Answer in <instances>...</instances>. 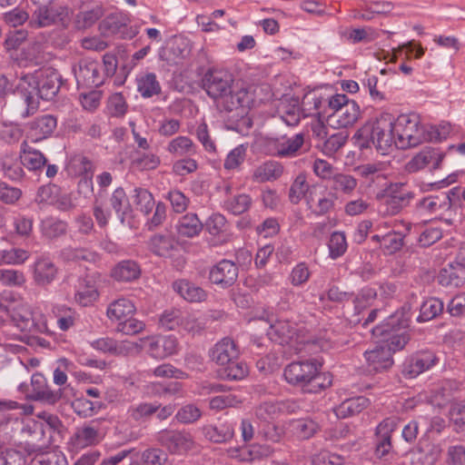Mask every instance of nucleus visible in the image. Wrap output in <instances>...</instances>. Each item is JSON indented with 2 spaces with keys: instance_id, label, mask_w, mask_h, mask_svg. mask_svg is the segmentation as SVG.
<instances>
[{
  "instance_id": "f257e3e1",
  "label": "nucleus",
  "mask_w": 465,
  "mask_h": 465,
  "mask_svg": "<svg viewBox=\"0 0 465 465\" xmlns=\"http://www.w3.org/2000/svg\"><path fill=\"white\" fill-rule=\"evenodd\" d=\"M233 83L229 72L211 68L202 79V87L220 112L231 113L248 106L252 100L246 88L233 86Z\"/></svg>"
},
{
  "instance_id": "f03ea898",
  "label": "nucleus",
  "mask_w": 465,
  "mask_h": 465,
  "mask_svg": "<svg viewBox=\"0 0 465 465\" xmlns=\"http://www.w3.org/2000/svg\"><path fill=\"white\" fill-rule=\"evenodd\" d=\"M62 84L61 74L52 67L41 68L32 74L21 78L19 88L26 108L23 118L32 115L38 109L37 97L50 101L55 97Z\"/></svg>"
},
{
  "instance_id": "7ed1b4c3",
  "label": "nucleus",
  "mask_w": 465,
  "mask_h": 465,
  "mask_svg": "<svg viewBox=\"0 0 465 465\" xmlns=\"http://www.w3.org/2000/svg\"><path fill=\"white\" fill-rule=\"evenodd\" d=\"M354 144L361 150L374 147L381 154L395 146L393 115L381 113L366 122L353 135Z\"/></svg>"
},
{
  "instance_id": "20e7f679",
  "label": "nucleus",
  "mask_w": 465,
  "mask_h": 465,
  "mask_svg": "<svg viewBox=\"0 0 465 465\" xmlns=\"http://www.w3.org/2000/svg\"><path fill=\"white\" fill-rule=\"evenodd\" d=\"M322 366V362L314 358L292 361L285 366L283 377L287 383L304 392L318 393L332 382L329 373L321 371Z\"/></svg>"
},
{
  "instance_id": "39448f33",
  "label": "nucleus",
  "mask_w": 465,
  "mask_h": 465,
  "mask_svg": "<svg viewBox=\"0 0 465 465\" xmlns=\"http://www.w3.org/2000/svg\"><path fill=\"white\" fill-rule=\"evenodd\" d=\"M417 298V293L411 292L409 303L403 305L401 311L395 312L371 330L374 337L387 343L385 347L391 350V354L402 350L410 341V334L405 329L411 322V302Z\"/></svg>"
},
{
  "instance_id": "423d86ee",
  "label": "nucleus",
  "mask_w": 465,
  "mask_h": 465,
  "mask_svg": "<svg viewBox=\"0 0 465 465\" xmlns=\"http://www.w3.org/2000/svg\"><path fill=\"white\" fill-rule=\"evenodd\" d=\"M213 361L220 365L219 375L222 379L240 381L248 375V367L240 359L239 349L231 338H223L210 351Z\"/></svg>"
},
{
  "instance_id": "0eeeda50",
  "label": "nucleus",
  "mask_w": 465,
  "mask_h": 465,
  "mask_svg": "<svg viewBox=\"0 0 465 465\" xmlns=\"http://www.w3.org/2000/svg\"><path fill=\"white\" fill-rule=\"evenodd\" d=\"M395 147L406 150L415 147L426 140L425 130L416 114H401L393 117Z\"/></svg>"
},
{
  "instance_id": "6e6552de",
  "label": "nucleus",
  "mask_w": 465,
  "mask_h": 465,
  "mask_svg": "<svg viewBox=\"0 0 465 465\" xmlns=\"http://www.w3.org/2000/svg\"><path fill=\"white\" fill-rule=\"evenodd\" d=\"M413 197L414 193L404 183H391L377 194L378 213L381 216L398 214Z\"/></svg>"
},
{
  "instance_id": "1a4fd4ad",
  "label": "nucleus",
  "mask_w": 465,
  "mask_h": 465,
  "mask_svg": "<svg viewBox=\"0 0 465 465\" xmlns=\"http://www.w3.org/2000/svg\"><path fill=\"white\" fill-rule=\"evenodd\" d=\"M18 391L28 401H40L50 405L55 404L62 398V390L52 391L46 378L40 372H35L31 377V383H21Z\"/></svg>"
},
{
  "instance_id": "9d476101",
  "label": "nucleus",
  "mask_w": 465,
  "mask_h": 465,
  "mask_svg": "<svg viewBox=\"0 0 465 465\" xmlns=\"http://www.w3.org/2000/svg\"><path fill=\"white\" fill-rule=\"evenodd\" d=\"M329 106H331L329 117L336 119L339 128H347L354 124L361 115L358 104L349 100L345 94H337L331 96Z\"/></svg>"
},
{
  "instance_id": "9b49d317",
  "label": "nucleus",
  "mask_w": 465,
  "mask_h": 465,
  "mask_svg": "<svg viewBox=\"0 0 465 465\" xmlns=\"http://www.w3.org/2000/svg\"><path fill=\"white\" fill-rule=\"evenodd\" d=\"M72 71L79 89L96 88L104 83V74L101 73V64L97 61L89 58L81 59L73 65Z\"/></svg>"
},
{
  "instance_id": "f8f14e48",
  "label": "nucleus",
  "mask_w": 465,
  "mask_h": 465,
  "mask_svg": "<svg viewBox=\"0 0 465 465\" xmlns=\"http://www.w3.org/2000/svg\"><path fill=\"white\" fill-rule=\"evenodd\" d=\"M22 436L25 440L24 450L28 455L45 453L51 444V436H46L45 425L40 422L25 425L22 429Z\"/></svg>"
},
{
  "instance_id": "ddd939ff",
  "label": "nucleus",
  "mask_w": 465,
  "mask_h": 465,
  "mask_svg": "<svg viewBox=\"0 0 465 465\" xmlns=\"http://www.w3.org/2000/svg\"><path fill=\"white\" fill-rule=\"evenodd\" d=\"M11 320L21 331L45 333L48 330L45 317L40 312H32L27 307L14 309Z\"/></svg>"
},
{
  "instance_id": "4468645a",
  "label": "nucleus",
  "mask_w": 465,
  "mask_h": 465,
  "mask_svg": "<svg viewBox=\"0 0 465 465\" xmlns=\"http://www.w3.org/2000/svg\"><path fill=\"white\" fill-rule=\"evenodd\" d=\"M156 440L172 454H182L194 446L192 435L185 430H163L157 433Z\"/></svg>"
},
{
  "instance_id": "2eb2a0df",
  "label": "nucleus",
  "mask_w": 465,
  "mask_h": 465,
  "mask_svg": "<svg viewBox=\"0 0 465 465\" xmlns=\"http://www.w3.org/2000/svg\"><path fill=\"white\" fill-rule=\"evenodd\" d=\"M450 193L454 194L452 190H450L448 193H442L439 195L424 197L419 202L417 206L421 211L435 214L447 223H451L450 214L451 212V199Z\"/></svg>"
},
{
  "instance_id": "dca6fc26",
  "label": "nucleus",
  "mask_w": 465,
  "mask_h": 465,
  "mask_svg": "<svg viewBox=\"0 0 465 465\" xmlns=\"http://www.w3.org/2000/svg\"><path fill=\"white\" fill-rule=\"evenodd\" d=\"M437 357L430 351H420L408 357L403 364L401 373L407 379H413L430 370L436 364Z\"/></svg>"
},
{
  "instance_id": "f3484780",
  "label": "nucleus",
  "mask_w": 465,
  "mask_h": 465,
  "mask_svg": "<svg viewBox=\"0 0 465 465\" xmlns=\"http://www.w3.org/2000/svg\"><path fill=\"white\" fill-rule=\"evenodd\" d=\"M238 274L237 264L231 260L223 259L210 269L209 280L212 283L226 289L233 285Z\"/></svg>"
},
{
  "instance_id": "a211bd4d",
  "label": "nucleus",
  "mask_w": 465,
  "mask_h": 465,
  "mask_svg": "<svg viewBox=\"0 0 465 465\" xmlns=\"http://www.w3.org/2000/svg\"><path fill=\"white\" fill-rule=\"evenodd\" d=\"M336 196L322 186H312L306 196V203L312 213L324 215L334 208Z\"/></svg>"
},
{
  "instance_id": "6ab92c4d",
  "label": "nucleus",
  "mask_w": 465,
  "mask_h": 465,
  "mask_svg": "<svg viewBox=\"0 0 465 465\" xmlns=\"http://www.w3.org/2000/svg\"><path fill=\"white\" fill-rule=\"evenodd\" d=\"M331 97H324L316 91L304 94L301 110L304 117L317 116L318 119H325L330 115L329 101Z\"/></svg>"
},
{
  "instance_id": "aec40b11",
  "label": "nucleus",
  "mask_w": 465,
  "mask_h": 465,
  "mask_svg": "<svg viewBox=\"0 0 465 465\" xmlns=\"http://www.w3.org/2000/svg\"><path fill=\"white\" fill-rule=\"evenodd\" d=\"M445 156L446 153L438 148H425L411 158L407 163V170L415 173L428 166L431 171L438 170L441 167Z\"/></svg>"
},
{
  "instance_id": "412c9836",
  "label": "nucleus",
  "mask_w": 465,
  "mask_h": 465,
  "mask_svg": "<svg viewBox=\"0 0 465 465\" xmlns=\"http://www.w3.org/2000/svg\"><path fill=\"white\" fill-rule=\"evenodd\" d=\"M104 437V431L102 430L100 423L97 420H91L76 428L72 441L74 447L83 449L97 445Z\"/></svg>"
},
{
  "instance_id": "4be33fe9",
  "label": "nucleus",
  "mask_w": 465,
  "mask_h": 465,
  "mask_svg": "<svg viewBox=\"0 0 465 465\" xmlns=\"http://www.w3.org/2000/svg\"><path fill=\"white\" fill-rule=\"evenodd\" d=\"M364 358L370 371L381 372L393 365L391 350L385 346H377L373 350L365 351Z\"/></svg>"
},
{
  "instance_id": "5701e85b",
  "label": "nucleus",
  "mask_w": 465,
  "mask_h": 465,
  "mask_svg": "<svg viewBox=\"0 0 465 465\" xmlns=\"http://www.w3.org/2000/svg\"><path fill=\"white\" fill-rule=\"evenodd\" d=\"M304 143V135L297 134L292 137L282 136L272 140V154L279 157H293Z\"/></svg>"
},
{
  "instance_id": "b1692460",
  "label": "nucleus",
  "mask_w": 465,
  "mask_h": 465,
  "mask_svg": "<svg viewBox=\"0 0 465 465\" xmlns=\"http://www.w3.org/2000/svg\"><path fill=\"white\" fill-rule=\"evenodd\" d=\"M129 22L130 19L126 15L114 13L106 16L102 25L110 34L131 39L136 35L137 30L128 27Z\"/></svg>"
},
{
  "instance_id": "393cba45",
  "label": "nucleus",
  "mask_w": 465,
  "mask_h": 465,
  "mask_svg": "<svg viewBox=\"0 0 465 465\" xmlns=\"http://www.w3.org/2000/svg\"><path fill=\"white\" fill-rule=\"evenodd\" d=\"M201 431L207 440L217 444L226 443L234 436V427L230 421L203 425Z\"/></svg>"
},
{
  "instance_id": "a878e982",
  "label": "nucleus",
  "mask_w": 465,
  "mask_h": 465,
  "mask_svg": "<svg viewBox=\"0 0 465 465\" xmlns=\"http://www.w3.org/2000/svg\"><path fill=\"white\" fill-rule=\"evenodd\" d=\"M56 118L51 114L36 117L29 124V135L34 142H39L49 137L56 128Z\"/></svg>"
},
{
  "instance_id": "bb28decb",
  "label": "nucleus",
  "mask_w": 465,
  "mask_h": 465,
  "mask_svg": "<svg viewBox=\"0 0 465 465\" xmlns=\"http://www.w3.org/2000/svg\"><path fill=\"white\" fill-rule=\"evenodd\" d=\"M142 273L140 264L134 260H123L117 262L111 271L114 280L121 282H131L140 278Z\"/></svg>"
},
{
  "instance_id": "cd10ccee",
  "label": "nucleus",
  "mask_w": 465,
  "mask_h": 465,
  "mask_svg": "<svg viewBox=\"0 0 465 465\" xmlns=\"http://www.w3.org/2000/svg\"><path fill=\"white\" fill-rule=\"evenodd\" d=\"M57 268L47 257H39L33 265V278L38 285L50 284L56 277Z\"/></svg>"
},
{
  "instance_id": "c85d7f7f",
  "label": "nucleus",
  "mask_w": 465,
  "mask_h": 465,
  "mask_svg": "<svg viewBox=\"0 0 465 465\" xmlns=\"http://www.w3.org/2000/svg\"><path fill=\"white\" fill-rule=\"evenodd\" d=\"M267 335L273 342L288 344L296 335V325L286 320H278L271 324Z\"/></svg>"
},
{
  "instance_id": "c756f323",
  "label": "nucleus",
  "mask_w": 465,
  "mask_h": 465,
  "mask_svg": "<svg viewBox=\"0 0 465 465\" xmlns=\"http://www.w3.org/2000/svg\"><path fill=\"white\" fill-rule=\"evenodd\" d=\"M67 15L66 7H54L48 5H39L35 11L34 16L40 27L49 26L53 24L62 21L64 16Z\"/></svg>"
},
{
  "instance_id": "7c9ffc66",
  "label": "nucleus",
  "mask_w": 465,
  "mask_h": 465,
  "mask_svg": "<svg viewBox=\"0 0 465 465\" xmlns=\"http://www.w3.org/2000/svg\"><path fill=\"white\" fill-rule=\"evenodd\" d=\"M173 288L183 299L189 302H201L206 300L207 292L187 280H177Z\"/></svg>"
},
{
  "instance_id": "2f4dec72",
  "label": "nucleus",
  "mask_w": 465,
  "mask_h": 465,
  "mask_svg": "<svg viewBox=\"0 0 465 465\" xmlns=\"http://www.w3.org/2000/svg\"><path fill=\"white\" fill-rule=\"evenodd\" d=\"M175 228L180 237L193 238L200 234L203 229V223L196 213H189L178 220Z\"/></svg>"
},
{
  "instance_id": "473e14b6",
  "label": "nucleus",
  "mask_w": 465,
  "mask_h": 465,
  "mask_svg": "<svg viewBox=\"0 0 465 465\" xmlns=\"http://www.w3.org/2000/svg\"><path fill=\"white\" fill-rule=\"evenodd\" d=\"M465 281V266L458 264L457 266L449 265L440 271L438 282L441 286L449 288H457L462 285Z\"/></svg>"
},
{
  "instance_id": "72a5a7b5",
  "label": "nucleus",
  "mask_w": 465,
  "mask_h": 465,
  "mask_svg": "<svg viewBox=\"0 0 465 465\" xmlns=\"http://www.w3.org/2000/svg\"><path fill=\"white\" fill-rule=\"evenodd\" d=\"M289 431L297 440L312 438L320 429L318 423L310 418L292 420L289 423Z\"/></svg>"
},
{
  "instance_id": "f704fd0d",
  "label": "nucleus",
  "mask_w": 465,
  "mask_h": 465,
  "mask_svg": "<svg viewBox=\"0 0 465 465\" xmlns=\"http://www.w3.org/2000/svg\"><path fill=\"white\" fill-rule=\"evenodd\" d=\"M68 223L57 217L48 216L40 223L42 235L49 240L60 238L67 233Z\"/></svg>"
},
{
  "instance_id": "c9c22d12",
  "label": "nucleus",
  "mask_w": 465,
  "mask_h": 465,
  "mask_svg": "<svg viewBox=\"0 0 465 465\" xmlns=\"http://www.w3.org/2000/svg\"><path fill=\"white\" fill-rule=\"evenodd\" d=\"M109 203L111 208L114 211L121 223L124 224L127 215H130L132 213V207L124 188H116L113 192L109 199Z\"/></svg>"
},
{
  "instance_id": "e433bc0d",
  "label": "nucleus",
  "mask_w": 465,
  "mask_h": 465,
  "mask_svg": "<svg viewBox=\"0 0 465 465\" xmlns=\"http://www.w3.org/2000/svg\"><path fill=\"white\" fill-rule=\"evenodd\" d=\"M166 151L177 157L193 156L197 153L196 145L193 140L183 135L172 139L166 146Z\"/></svg>"
},
{
  "instance_id": "4c0bfd02",
  "label": "nucleus",
  "mask_w": 465,
  "mask_h": 465,
  "mask_svg": "<svg viewBox=\"0 0 465 465\" xmlns=\"http://www.w3.org/2000/svg\"><path fill=\"white\" fill-rule=\"evenodd\" d=\"M134 312L135 306L132 301L125 298H120L108 305L106 314L110 320L121 322Z\"/></svg>"
},
{
  "instance_id": "58836bf2",
  "label": "nucleus",
  "mask_w": 465,
  "mask_h": 465,
  "mask_svg": "<svg viewBox=\"0 0 465 465\" xmlns=\"http://www.w3.org/2000/svg\"><path fill=\"white\" fill-rule=\"evenodd\" d=\"M137 91L143 98H151L161 93L162 88L154 73H145L136 77Z\"/></svg>"
},
{
  "instance_id": "ea45409f",
  "label": "nucleus",
  "mask_w": 465,
  "mask_h": 465,
  "mask_svg": "<svg viewBox=\"0 0 465 465\" xmlns=\"http://www.w3.org/2000/svg\"><path fill=\"white\" fill-rule=\"evenodd\" d=\"M21 163L29 170H38L46 163V158L44 154L32 147L25 141L21 144Z\"/></svg>"
},
{
  "instance_id": "a19ab883",
  "label": "nucleus",
  "mask_w": 465,
  "mask_h": 465,
  "mask_svg": "<svg viewBox=\"0 0 465 465\" xmlns=\"http://www.w3.org/2000/svg\"><path fill=\"white\" fill-rule=\"evenodd\" d=\"M283 173V166L276 161H268L258 166L253 172V179L263 183L277 180Z\"/></svg>"
},
{
  "instance_id": "79ce46f5",
  "label": "nucleus",
  "mask_w": 465,
  "mask_h": 465,
  "mask_svg": "<svg viewBox=\"0 0 465 465\" xmlns=\"http://www.w3.org/2000/svg\"><path fill=\"white\" fill-rule=\"evenodd\" d=\"M370 404L369 399L359 396L344 401L336 410L339 418H347L356 415L366 409Z\"/></svg>"
},
{
  "instance_id": "37998d69",
  "label": "nucleus",
  "mask_w": 465,
  "mask_h": 465,
  "mask_svg": "<svg viewBox=\"0 0 465 465\" xmlns=\"http://www.w3.org/2000/svg\"><path fill=\"white\" fill-rule=\"evenodd\" d=\"M443 308L444 305L441 300L435 297L426 299L420 306L417 322H425L436 318L443 312Z\"/></svg>"
},
{
  "instance_id": "c03bdc74",
  "label": "nucleus",
  "mask_w": 465,
  "mask_h": 465,
  "mask_svg": "<svg viewBox=\"0 0 465 465\" xmlns=\"http://www.w3.org/2000/svg\"><path fill=\"white\" fill-rule=\"evenodd\" d=\"M59 257L64 262H94L95 253L86 248L66 246L60 251Z\"/></svg>"
},
{
  "instance_id": "a18cd8bd",
  "label": "nucleus",
  "mask_w": 465,
  "mask_h": 465,
  "mask_svg": "<svg viewBox=\"0 0 465 465\" xmlns=\"http://www.w3.org/2000/svg\"><path fill=\"white\" fill-rule=\"evenodd\" d=\"M174 247L173 238L170 235L155 234L149 241L150 250L158 256L165 257Z\"/></svg>"
},
{
  "instance_id": "49530a36",
  "label": "nucleus",
  "mask_w": 465,
  "mask_h": 465,
  "mask_svg": "<svg viewBox=\"0 0 465 465\" xmlns=\"http://www.w3.org/2000/svg\"><path fill=\"white\" fill-rule=\"evenodd\" d=\"M252 203L249 194L241 193L228 198L224 202V208L234 215H240L250 209Z\"/></svg>"
},
{
  "instance_id": "de8ad7c7",
  "label": "nucleus",
  "mask_w": 465,
  "mask_h": 465,
  "mask_svg": "<svg viewBox=\"0 0 465 465\" xmlns=\"http://www.w3.org/2000/svg\"><path fill=\"white\" fill-rule=\"evenodd\" d=\"M311 188L312 186H309L306 182V176L303 173H300L290 187L288 195L290 202L293 204H297L302 198L306 199Z\"/></svg>"
},
{
  "instance_id": "09e8293b",
  "label": "nucleus",
  "mask_w": 465,
  "mask_h": 465,
  "mask_svg": "<svg viewBox=\"0 0 465 465\" xmlns=\"http://www.w3.org/2000/svg\"><path fill=\"white\" fill-rule=\"evenodd\" d=\"M133 198L136 208L144 214L150 213L155 205L153 194L145 188H134Z\"/></svg>"
},
{
  "instance_id": "8fccbe9b",
  "label": "nucleus",
  "mask_w": 465,
  "mask_h": 465,
  "mask_svg": "<svg viewBox=\"0 0 465 465\" xmlns=\"http://www.w3.org/2000/svg\"><path fill=\"white\" fill-rule=\"evenodd\" d=\"M101 407L102 403L100 401H93L84 397L77 398L72 402L74 412L84 418L93 416Z\"/></svg>"
},
{
  "instance_id": "3c124183",
  "label": "nucleus",
  "mask_w": 465,
  "mask_h": 465,
  "mask_svg": "<svg viewBox=\"0 0 465 465\" xmlns=\"http://www.w3.org/2000/svg\"><path fill=\"white\" fill-rule=\"evenodd\" d=\"M91 346L96 351L114 355H120L125 351L123 343L109 337L97 339L91 342Z\"/></svg>"
},
{
  "instance_id": "603ef678",
  "label": "nucleus",
  "mask_w": 465,
  "mask_h": 465,
  "mask_svg": "<svg viewBox=\"0 0 465 465\" xmlns=\"http://www.w3.org/2000/svg\"><path fill=\"white\" fill-rule=\"evenodd\" d=\"M183 321V313L178 309L165 310L159 318V326L163 331H173Z\"/></svg>"
},
{
  "instance_id": "864d4df0",
  "label": "nucleus",
  "mask_w": 465,
  "mask_h": 465,
  "mask_svg": "<svg viewBox=\"0 0 465 465\" xmlns=\"http://www.w3.org/2000/svg\"><path fill=\"white\" fill-rule=\"evenodd\" d=\"M330 257L333 260L342 256L347 250V241L344 232H334L328 243Z\"/></svg>"
},
{
  "instance_id": "5fc2aeb1",
  "label": "nucleus",
  "mask_w": 465,
  "mask_h": 465,
  "mask_svg": "<svg viewBox=\"0 0 465 465\" xmlns=\"http://www.w3.org/2000/svg\"><path fill=\"white\" fill-rule=\"evenodd\" d=\"M357 186V180L351 174L335 173L332 176V189L350 194Z\"/></svg>"
},
{
  "instance_id": "6e6d98bb",
  "label": "nucleus",
  "mask_w": 465,
  "mask_h": 465,
  "mask_svg": "<svg viewBox=\"0 0 465 465\" xmlns=\"http://www.w3.org/2000/svg\"><path fill=\"white\" fill-rule=\"evenodd\" d=\"M159 408L160 404L141 402L139 404L130 406L128 409V414L133 420L139 421L151 417L159 410Z\"/></svg>"
},
{
  "instance_id": "4d7b16f0",
  "label": "nucleus",
  "mask_w": 465,
  "mask_h": 465,
  "mask_svg": "<svg viewBox=\"0 0 465 465\" xmlns=\"http://www.w3.org/2000/svg\"><path fill=\"white\" fill-rule=\"evenodd\" d=\"M25 282L23 272L14 269H0V283L7 287H21Z\"/></svg>"
},
{
  "instance_id": "13d9d810",
  "label": "nucleus",
  "mask_w": 465,
  "mask_h": 465,
  "mask_svg": "<svg viewBox=\"0 0 465 465\" xmlns=\"http://www.w3.org/2000/svg\"><path fill=\"white\" fill-rule=\"evenodd\" d=\"M202 417L201 410L194 404H187L181 407L176 414L175 419L183 424H192L196 422Z\"/></svg>"
},
{
  "instance_id": "bf43d9fd",
  "label": "nucleus",
  "mask_w": 465,
  "mask_h": 465,
  "mask_svg": "<svg viewBox=\"0 0 465 465\" xmlns=\"http://www.w3.org/2000/svg\"><path fill=\"white\" fill-rule=\"evenodd\" d=\"M403 244L404 235L397 232H391L382 235L381 239V247L391 254L400 251Z\"/></svg>"
},
{
  "instance_id": "052dcab7",
  "label": "nucleus",
  "mask_w": 465,
  "mask_h": 465,
  "mask_svg": "<svg viewBox=\"0 0 465 465\" xmlns=\"http://www.w3.org/2000/svg\"><path fill=\"white\" fill-rule=\"evenodd\" d=\"M282 120L289 126L297 125L301 120V106L298 100H293L292 104H289L282 107Z\"/></svg>"
},
{
  "instance_id": "680f3d73",
  "label": "nucleus",
  "mask_w": 465,
  "mask_h": 465,
  "mask_svg": "<svg viewBox=\"0 0 465 465\" xmlns=\"http://www.w3.org/2000/svg\"><path fill=\"white\" fill-rule=\"evenodd\" d=\"M241 402L233 394L219 395L209 400V408L215 411H221L227 408L236 407Z\"/></svg>"
},
{
  "instance_id": "e2e57ef3",
  "label": "nucleus",
  "mask_w": 465,
  "mask_h": 465,
  "mask_svg": "<svg viewBox=\"0 0 465 465\" xmlns=\"http://www.w3.org/2000/svg\"><path fill=\"white\" fill-rule=\"evenodd\" d=\"M449 413L450 420L455 426V431L465 430V401L454 402Z\"/></svg>"
},
{
  "instance_id": "0e129e2a",
  "label": "nucleus",
  "mask_w": 465,
  "mask_h": 465,
  "mask_svg": "<svg viewBox=\"0 0 465 465\" xmlns=\"http://www.w3.org/2000/svg\"><path fill=\"white\" fill-rule=\"evenodd\" d=\"M441 448L436 443H428L425 448L420 447V460L422 465H434L440 457Z\"/></svg>"
},
{
  "instance_id": "69168bd1",
  "label": "nucleus",
  "mask_w": 465,
  "mask_h": 465,
  "mask_svg": "<svg viewBox=\"0 0 465 465\" xmlns=\"http://www.w3.org/2000/svg\"><path fill=\"white\" fill-rule=\"evenodd\" d=\"M206 231L213 236H218L226 231L227 221L221 213H213L203 224Z\"/></svg>"
},
{
  "instance_id": "338daca9",
  "label": "nucleus",
  "mask_w": 465,
  "mask_h": 465,
  "mask_svg": "<svg viewBox=\"0 0 465 465\" xmlns=\"http://www.w3.org/2000/svg\"><path fill=\"white\" fill-rule=\"evenodd\" d=\"M247 147L240 144L233 148L224 161L223 167L226 170L237 169L245 160Z\"/></svg>"
},
{
  "instance_id": "774afa93",
  "label": "nucleus",
  "mask_w": 465,
  "mask_h": 465,
  "mask_svg": "<svg viewBox=\"0 0 465 465\" xmlns=\"http://www.w3.org/2000/svg\"><path fill=\"white\" fill-rule=\"evenodd\" d=\"M141 460L145 465H164L167 454L161 449L149 448L142 452Z\"/></svg>"
}]
</instances>
